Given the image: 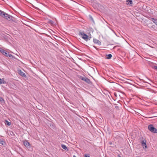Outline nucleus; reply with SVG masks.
<instances>
[{"label": "nucleus", "instance_id": "14", "mask_svg": "<svg viewBox=\"0 0 157 157\" xmlns=\"http://www.w3.org/2000/svg\"><path fill=\"white\" fill-rule=\"evenodd\" d=\"M6 83V82L4 81L3 79H0V84H4Z\"/></svg>", "mask_w": 157, "mask_h": 157}, {"label": "nucleus", "instance_id": "19", "mask_svg": "<svg viewBox=\"0 0 157 157\" xmlns=\"http://www.w3.org/2000/svg\"><path fill=\"white\" fill-rule=\"evenodd\" d=\"M0 101L1 102H3L4 101V100L2 97H0Z\"/></svg>", "mask_w": 157, "mask_h": 157}, {"label": "nucleus", "instance_id": "21", "mask_svg": "<svg viewBox=\"0 0 157 157\" xmlns=\"http://www.w3.org/2000/svg\"><path fill=\"white\" fill-rule=\"evenodd\" d=\"M79 78L80 79H81L83 81L84 80V77H83L82 76H80L79 77Z\"/></svg>", "mask_w": 157, "mask_h": 157}, {"label": "nucleus", "instance_id": "27", "mask_svg": "<svg viewBox=\"0 0 157 157\" xmlns=\"http://www.w3.org/2000/svg\"><path fill=\"white\" fill-rule=\"evenodd\" d=\"M73 157H76L75 156V155H73Z\"/></svg>", "mask_w": 157, "mask_h": 157}, {"label": "nucleus", "instance_id": "16", "mask_svg": "<svg viewBox=\"0 0 157 157\" xmlns=\"http://www.w3.org/2000/svg\"><path fill=\"white\" fill-rule=\"evenodd\" d=\"M61 146H62V148L63 149H65V150H66L67 149V147L65 145H62Z\"/></svg>", "mask_w": 157, "mask_h": 157}, {"label": "nucleus", "instance_id": "24", "mask_svg": "<svg viewBox=\"0 0 157 157\" xmlns=\"http://www.w3.org/2000/svg\"><path fill=\"white\" fill-rule=\"evenodd\" d=\"M118 157H121V156L120 155H118Z\"/></svg>", "mask_w": 157, "mask_h": 157}, {"label": "nucleus", "instance_id": "4", "mask_svg": "<svg viewBox=\"0 0 157 157\" xmlns=\"http://www.w3.org/2000/svg\"><path fill=\"white\" fill-rule=\"evenodd\" d=\"M3 15L2 16V17L6 19H7L8 20H10L12 19L13 17L7 14L6 13L4 12Z\"/></svg>", "mask_w": 157, "mask_h": 157}, {"label": "nucleus", "instance_id": "23", "mask_svg": "<svg viewBox=\"0 0 157 157\" xmlns=\"http://www.w3.org/2000/svg\"><path fill=\"white\" fill-rule=\"evenodd\" d=\"M85 157H90L89 155L87 154H85L84 155Z\"/></svg>", "mask_w": 157, "mask_h": 157}, {"label": "nucleus", "instance_id": "25", "mask_svg": "<svg viewBox=\"0 0 157 157\" xmlns=\"http://www.w3.org/2000/svg\"><path fill=\"white\" fill-rule=\"evenodd\" d=\"M69 109H70L71 110H72V109L70 108H69Z\"/></svg>", "mask_w": 157, "mask_h": 157}, {"label": "nucleus", "instance_id": "31", "mask_svg": "<svg viewBox=\"0 0 157 157\" xmlns=\"http://www.w3.org/2000/svg\"><path fill=\"white\" fill-rule=\"evenodd\" d=\"M156 25H157V24H156Z\"/></svg>", "mask_w": 157, "mask_h": 157}, {"label": "nucleus", "instance_id": "17", "mask_svg": "<svg viewBox=\"0 0 157 157\" xmlns=\"http://www.w3.org/2000/svg\"><path fill=\"white\" fill-rule=\"evenodd\" d=\"M4 12L2 11V10H0V15L2 17V15H3V14L4 13Z\"/></svg>", "mask_w": 157, "mask_h": 157}, {"label": "nucleus", "instance_id": "9", "mask_svg": "<svg viewBox=\"0 0 157 157\" xmlns=\"http://www.w3.org/2000/svg\"><path fill=\"white\" fill-rule=\"evenodd\" d=\"M127 4L128 5H130L132 3V0H127Z\"/></svg>", "mask_w": 157, "mask_h": 157}, {"label": "nucleus", "instance_id": "12", "mask_svg": "<svg viewBox=\"0 0 157 157\" xmlns=\"http://www.w3.org/2000/svg\"><path fill=\"white\" fill-rule=\"evenodd\" d=\"M106 56H107V57H106V58L108 59H111L112 57V55L110 54L106 55Z\"/></svg>", "mask_w": 157, "mask_h": 157}, {"label": "nucleus", "instance_id": "5", "mask_svg": "<svg viewBox=\"0 0 157 157\" xmlns=\"http://www.w3.org/2000/svg\"><path fill=\"white\" fill-rule=\"evenodd\" d=\"M146 140H143L141 141V143L143 148L144 149H146L147 148V145L146 143Z\"/></svg>", "mask_w": 157, "mask_h": 157}, {"label": "nucleus", "instance_id": "8", "mask_svg": "<svg viewBox=\"0 0 157 157\" xmlns=\"http://www.w3.org/2000/svg\"><path fill=\"white\" fill-rule=\"evenodd\" d=\"M19 74L21 76L23 77H25L26 76V75L21 70H20L18 71Z\"/></svg>", "mask_w": 157, "mask_h": 157}, {"label": "nucleus", "instance_id": "10", "mask_svg": "<svg viewBox=\"0 0 157 157\" xmlns=\"http://www.w3.org/2000/svg\"><path fill=\"white\" fill-rule=\"evenodd\" d=\"M24 145L26 147H28L29 145V143L27 141H25L24 142Z\"/></svg>", "mask_w": 157, "mask_h": 157}, {"label": "nucleus", "instance_id": "22", "mask_svg": "<svg viewBox=\"0 0 157 157\" xmlns=\"http://www.w3.org/2000/svg\"><path fill=\"white\" fill-rule=\"evenodd\" d=\"M89 17L90 20H91L92 21H94L93 19L92 18V16L90 15H89Z\"/></svg>", "mask_w": 157, "mask_h": 157}, {"label": "nucleus", "instance_id": "30", "mask_svg": "<svg viewBox=\"0 0 157 157\" xmlns=\"http://www.w3.org/2000/svg\"><path fill=\"white\" fill-rule=\"evenodd\" d=\"M70 44V43H69V44ZM69 47H70V45H69Z\"/></svg>", "mask_w": 157, "mask_h": 157}, {"label": "nucleus", "instance_id": "20", "mask_svg": "<svg viewBox=\"0 0 157 157\" xmlns=\"http://www.w3.org/2000/svg\"><path fill=\"white\" fill-rule=\"evenodd\" d=\"M152 68L153 69H155V70H157V66H152Z\"/></svg>", "mask_w": 157, "mask_h": 157}, {"label": "nucleus", "instance_id": "2", "mask_svg": "<svg viewBox=\"0 0 157 157\" xmlns=\"http://www.w3.org/2000/svg\"><path fill=\"white\" fill-rule=\"evenodd\" d=\"M148 130L153 133H157V129L154 128L152 124H150L148 126Z\"/></svg>", "mask_w": 157, "mask_h": 157}, {"label": "nucleus", "instance_id": "26", "mask_svg": "<svg viewBox=\"0 0 157 157\" xmlns=\"http://www.w3.org/2000/svg\"><path fill=\"white\" fill-rule=\"evenodd\" d=\"M70 44H71V46H73L71 43H70Z\"/></svg>", "mask_w": 157, "mask_h": 157}, {"label": "nucleus", "instance_id": "7", "mask_svg": "<svg viewBox=\"0 0 157 157\" xmlns=\"http://www.w3.org/2000/svg\"><path fill=\"white\" fill-rule=\"evenodd\" d=\"M83 81L86 82L87 83L89 84L91 83V82L90 81V79H89V78L86 77H85Z\"/></svg>", "mask_w": 157, "mask_h": 157}, {"label": "nucleus", "instance_id": "18", "mask_svg": "<svg viewBox=\"0 0 157 157\" xmlns=\"http://www.w3.org/2000/svg\"><path fill=\"white\" fill-rule=\"evenodd\" d=\"M0 143L3 145H4L5 144V142L2 140H0Z\"/></svg>", "mask_w": 157, "mask_h": 157}, {"label": "nucleus", "instance_id": "3", "mask_svg": "<svg viewBox=\"0 0 157 157\" xmlns=\"http://www.w3.org/2000/svg\"><path fill=\"white\" fill-rule=\"evenodd\" d=\"M0 52L3 55L7 57H10L11 56H12V55L9 54L7 52H6L3 49L1 48H0Z\"/></svg>", "mask_w": 157, "mask_h": 157}, {"label": "nucleus", "instance_id": "11", "mask_svg": "<svg viewBox=\"0 0 157 157\" xmlns=\"http://www.w3.org/2000/svg\"><path fill=\"white\" fill-rule=\"evenodd\" d=\"M151 20L156 25V24H157V19L151 18Z\"/></svg>", "mask_w": 157, "mask_h": 157}, {"label": "nucleus", "instance_id": "28", "mask_svg": "<svg viewBox=\"0 0 157 157\" xmlns=\"http://www.w3.org/2000/svg\"><path fill=\"white\" fill-rule=\"evenodd\" d=\"M70 1H71V2H73V1H72V0H70Z\"/></svg>", "mask_w": 157, "mask_h": 157}, {"label": "nucleus", "instance_id": "29", "mask_svg": "<svg viewBox=\"0 0 157 157\" xmlns=\"http://www.w3.org/2000/svg\"><path fill=\"white\" fill-rule=\"evenodd\" d=\"M70 71H71V70H70V69H69V72H70Z\"/></svg>", "mask_w": 157, "mask_h": 157}, {"label": "nucleus", "instance_id": "13", "mask_svg": "<svg viewBox=\"0 0 157 157\" xmlns=\"http://www.w3.org/2000/svg\"><path fill=\"white\" fill-rule=\"evenodd\" d=\"M5 123L6 125H7L8 126H10L11 124V122H9L7 120L5 121Z\"/></svg>", "mask_w": 157, "mask_h": 157}, {"label": "nucleus", "instance_id": "6", "mask_svg": "<svg viewBox=\"0 0 157 157\" xmlns=\"http://www.w3.org/2000/svg\"><path fill=\"white\" fill-rule=\"evenodd\" d=\"M93 42L94 43L98 44V45H100L101 44V42L98 40L94 38L93 39Z\"/></svg>", "mask_w": 157, "mask_h": 157}, {"label": "nucleus", "instance_id": "15", "mask_svg": "<svg viewBox=\"0 0 157 157\" xmlns=\"http://www.w3.org/2000/svg\"><path fill=\"white\" fill-rule=\"evenodd\" d=\"M48 23H49V24H51V25H54V22L53 21H52V20H49L48 21Z\"/></svg>", "mask_w": 157, "mask_h": 157}, {"label": "nucleus", "instance_id": "1", "mask_svg": "<svg viewBox=\"0 0 157 157\" xmlns=\"http://www.w3.org/2000/svg\"><path fill=\"white\" fill-rule=\"evenodd\" d=\"M79 35L81 36L82 38L86 41H87L88 40L90 39V37L89 38L88 35L85 34L83 32H79Z\"/></svg>", "mask_w": 157, "mask_h": 157}]
</instances>
